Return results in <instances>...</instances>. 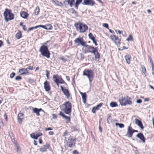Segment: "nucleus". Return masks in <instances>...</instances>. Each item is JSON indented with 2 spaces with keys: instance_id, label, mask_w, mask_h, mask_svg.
I'll list each match as a JSON object with an SVG mask.
<instances>
[{
  "instance_id": "obj_1",
  "label": "nucleus",
  "mask_w": 154,
  "mask_h": 154,
  "mask_svg": "<svg viewBox=\"0 0 154 154\" xmlns=\"http://www.w3.org/2000/svg\"><path fill=\"white\" fill-rule=\"evenodd\" d=\"M74 26L76 30L80 33H84L88 29V26L86 24H83L81 22L75 23Z\"/></svg>"
},
{
  "instance_id": "obj_2",
  "label": "nucleus",
  "mask_w": 154,
  "mask_h": 154,
  "mask_svg": "<svg viewBox=\"0 0 154 154\" xmlns=\"http://www.w3.org/2000/svg\"><path fill=\"white\" fill-rule=\"evenodd\" d=\"M4 16L6 22L13 19L14 18V15L11 13V10L7 8L5 9V11L4 12Z\"/></svg>"
},
{
  "instance_id": "obj_3",
  "label": "nucleus",
  "mask_w": 154,
  "mask_h": 154,
  "mask_svg": "<svg viewBox=\"0 0 154 154\" xmlns=\"http://www.w3.org/2000/svg\"><path fill=\"white\" fill-rule=\"evenodd\" d=\"M131 98L128 97L127 96L124 97H122L119 100L120 105L122 106H126L127 104L131 105L132 102Z\"/></svg>"
},
{
  "instance_id": "obj_4",
  "label": "nucleus",
  "mask_w": 154,
  "mask_h": 154,
  "mask_svg": "<svg viewBox=\"0 0 154 154\" xmlns=\"http://www.w3.org/2000/svg\"><path fill=\"white\" fill-rule=\"evenodd\" d=\"M39 51L43 56L46 57L47 58L50 57V54L47 46L42 45Z\"/></svg>"
},
{
  "instance_id": "obj_5",
  "label": "nucleus",
  "mask_w": 154,
  "mask_h": 154,
  "mask_svg": "<svg viewBox=\"0 0 154 154\" xmlns=\"http://www.w3.org/2000/svg\"><path fill=\"white\" fill-rule=\"evenodd\" d=\"M83 75L86 76L88 78L89 82L91 83L94 77V72L91 69H85L83 72Z\"/></svg>"
},
{
  "instance_id": "obj_6",
  "label": "nucleus",
  "mask_w": 154,
  "mask_h": 154,
  "mask_svg": "<svg viewBox=\"0 0 154 154\" xmlns=\"http://www.w3.org/2000/svg\"><path fill=\"white\" fill-rule=\"evenodd\" d=\"M64 108L63 110L67 114L69 115L71 112L72 105L71 103L69 101H66L63 104Z\"/></svg>"
},
{
  "instance_id": "obj_7",
  "label": "nucleus",
  "mask_w": 154,
  "mask_h": 154,
  "mask_svg": "<svg viewBox=\"0 0 154 154\" xmlns=\"http://www.w3.org/2000/svg\"><path fill=\"white\" fill-rule=\"evenodd\" d=\"M84 47H85L83 52L84 53H94L95 50L96 48L92 46L88 45L86 43L84 46Z\"/></svg>"
},
{
  "instance_id": "obj_8",
  "label": "nucleus",
  "mask_w": 154,
  "mask_h": 154,
  "mask_svg": "<svg viewBox=\"0 0 154 154\" xmlns=\"http://www.w3.org/2000/svg\"><path fill=\"white\" fill-rule=\"evenodd\" d=\"M74 42L78 45H81L83 46L86 43V42L84 41L83 39L81 37L76 38L74 40Z\"/></svg>"
},
{
  "instance_id": "obj_9",
  "label": "nucleus",
  "mask_w": 154,
  "mask_h": 154,
  "mask_svg": "<svg viewBox=\"0 0 154 154\" xmlns=\"http://www.w3.org/2000/svg\"><path fill=\"white\" fill-rule=\"evenodd\" d=\"M50 144L48 143H46L45 144L42 146L39 149L40 151L43 152L46 151L50 146Z\"/></svg>"
},
{
  "instance_id": "obj_10",
  "label": "nucleus",
  "mask_w": 154,
  "mask_h": 154,
  "mask_svg": "<svg viewBox=\"0 0 154 154\" xmlns=\"http://www.w3.org/2000/svg\"><path fill=\"white\" fill-rule=\"evenodd\" d=\"M111 39L115 43L116 45H119L120 44V40L119 38L115 35H111L110 36Z\"/></svg>"
},
{
  "instance_id": "obj_11",
  "label": "nucleus",
  "mask_w": 154,
  "mask_h": 154,
  "mask_svg": "<svg viewBox=\"0 0 154 154\" xmlns=\"http://www.w3.org/2000/svg\"><path fill=\"white\" fill-rule=\"evenodd\" d=\"M60 87L62 91L63 92L64 95L66 96L67 98H69V97L70 94L68 90L67 89H66L65 88H63L62 86H60Z\"/></svg>"
},
{
  "instance_id": "obj_12",
  "label": "nucleus",
  "mask_w": 154,
  "mask_h": 154,
  "mask_svg": "<svg viewBox=\"0 0 154 154\" xmlns=\"http://www.w3.org/2000/svg\"><path fill=\"white\" fill-rule=\"evenodd\" d=\"M95 4V2L93 0H83V4L93 6Z\"/></svg>"
},
{
  "instance_id": "obj_13",
  "label": "nucleus",
  "mask_w": 154,
  "mask_h": 154,
  "mask_svg": "<svg viewBox=\"0 0 154 154\" xmlns=\"http://www.w3.org/2000/svg\"><path fill=\"white\" fill-rule=\"evenodd\" d=\"M133 133V129L130 126H129L128 128L126 136L128 137H132Z\"/></svg>"
},
{
  "instance_id": "obj_14",
  "label": "nucleus",
  "mask_w": 154,
  "mask_h": 154,
  "mask_svg": "<svg viewBox=\"0 0 154 154\" xmlns=\"http://www.w3.org/2000/svg\"><path fill=\"white\" fill-rule=\"evenodd\" d=\"M75 145V141L74 139L71 138H69L67 145L69 147H72L73 145Z\"/></svg>"
},
{
  "instance_id": "obj_15",
  "label": "nucleus",
  "mask_w": 154,
  "mask_h": 154,
  "mask_svg": "<svg viewBox=\"0 0 154 154\" xmlns=\"http://www.w3.org/2000/svg\"><path fill=\"white\" fill-rule=\"evenodd\" d=\"M44 88L46 91H48L50 90L51 88L49 82L47 81H46L44 83Z\"/></svg>"
},
{
  "instance_id": "obj_16",
  "label": "nucleus",
  "mask_w": 154,
  "mask_h": 154,
  "mask_svg": "<svg viewBox=\"0 0 154 154\" xmlns=\"http://www.w3.org/2000/svg\"><path fill=\"white\" fill-rule=\"evenodd\" d=\"M23 114L22 113L20 112L17 116V120L19 123H21L23 119Z\"/></svg>"
},
{
  "instance_id": "obj_17",
  "label": "nucleus",
  "mask_w": 154,
  "mask_h": 154,
  "mask_svg": "<svg viewBox=\"0 0 154 154\" xmlns=\"http://www.w3.org/2000/svg\"><path fill=\"white\" fill-rule=\"evenodd\" d=\"M60 78L57 75H53V79L54 82L56 83L57 85L59 86V82Z\"/></svg>"
},
{
  "instance_id": "obj_18",
  "label": "nucleus",
  "mask_w": 154,
  "mask_h": 154,
  "mask_svg": "<svg viewBox=\"0 0 154 154\" xmlns=\"http://www.w3.org/2000/svg\"><path fill=\"white\" fill-rule=\"evenodd\" d=\"M135 124L140 127L141 129H143L144 128V127L143 125L141 122L140 120L136 119H135Z\"/></svg>"
},
{
  "instance_id": "obj_19",
  "label": "nucleus",
  "mask_w": 154,
  "mask_h": 154,
  "mask_svg": "<svg viewBox=\"0 0 154 154\" xmlns=\"http://www.w3.org/2000/svg\"><path fill=\"white\" fill-rule=\"evenodd\" d=\"M19 72L20 73V75H23L24 74H27L29 73L27 69H19Z\"/></svg>"
},
{
  "instance_id": "obj_20",
  "label": "nucleus",
  "mask_w": 154,
  "mask_h": 154,
  "mask_svg": "<svg viewBox=\"0 0 154 154\" xmlns=\"http://www.w3.org/2000/svg\"><path fill=\"white\" fill-rule=\"evenodd\" d=\"M136 136L140 139L143 143L145 142V138L142 133H139L136 135Z\"/></svg>"
},
{
  "instance_id": "obj_21",
  "label": "nucleus",
  "mask_w": 154,
  "mask_h": 154,
  "mask_svg": "<svg viewBox=\"0 0 154 154\" xmlns=\"http://www.w3.org/2000/svg\"><path fill=\"white\" fill-rule=\"evenodd\" d=\"M125 58L126 62L128 64H129L130 63V59L131 58V57L130 55L128 54L125 56Z\"/></svg>"
},
{
  "instance_id": "obj_22",
  "label": "nucleus",
  "mask_w": 154,
  "mask_h": 154,
  "mask_svg": "<svg viewBox=\"0 0 154 154\" xmlns=\"http://www.w3.org/2000/svg\"><path fill=\"white\" fill-rule=\"evenodd\" d=\"M20 15L22 18L24 19L26 18L28 15V14L27 12L24 11L20 13Z\"/></svg>"
},
{
  "instance_id": "obj_23",
  "label": "nucleus",
  "mask_w": 154,
  "mask_h": 154,
  "mask_svg": "<svg viewBox=\"0 0 154 154\" xmlns=\"http://www.w3.org/2000/svg\"><path fill=\"white\" fill-rule=\"evenodd\" d=\"M80 94L82 95V98L83 100V102L85 103L86 100V94L85 93H83L82 92H80Z\"/></svg>"
},
{
  "instance_id": "obj_24",
  "label": "nucleus",
  "mask_w": 154,
  "mask_h": 154,
  "mask_svg": "<svg viewBox=\"0 0 154 154\" xmlns=\"http://www.w3.org/2000/svg\"><path fill=\"white\" fill-rule=\"evenodd\" d=\"M93 53L95 55V59H98L99 58L100 54L98 52V51L97 48H96V49L95 50L94 53Z\"/></svg>"
},
{
  "instance_id": "obj_25",
  "label": "nucleus",
  "mask_w": 154,
  "mask_h": 154,
  "mask_svg": "<svg viewBox=\"0 0 154 154\" xmlns=\"http://www.w3.org/2000/svg\"><path fill=\"white\" fill-rule=\"evenodd\" d=\"M82 0H76L75 7V8L77 9L78 8V6L82 2Z\"/></svg>"
},
{
  "instance_id": "obj_26",
  "label": "nucleus",
  "mask_w": 154,
  "mask_h": 154,
  "mask_svg": "<svg viewBox=\"0 0 154 154\" xmlns=\"http://www.w3.org/2000/svg\"><path fill=\"white\" fill-rule=\"evenodd\" d=\"M33 110L34 112L36 113L37 116H39L40 115L39 111L38 110V109L35 108L33 109Z\"/></svg>"
},
{
  "instance_id": "obj_27",
  "label": "nucleus",
  "mask_w": 154,
  "mask_h": 154,
  "mask_svg": "<svg viewBox=\"0 0 154 154\" xmlns=\"http://www.w3.org/2000/svg\"><path fill=\"white\" fill-rule=\"evenodd\" d=\"M117 106V103L115 102H112L110 103V106L112 107Z\"/></svg>"
},
{
  "instance_id": "obj_28",
  "label": "nucleus",
  "mask_w": 154,
  "mask_h": 154,
  "mask_svg": "<svg viewBox=\"0 0 154 154\" xmlns=\"http://www.w3.org/2000/svg\"><path fill=\"white\" fill-rule=\"evenodd\" d=\"M16 37L17 39H19L21 37V34L20 32H17L16 35Z\"/></svg>"
},
{
  "instance_id": "obj_29",
  "label": "nucleus",
  "mask_w": 154,
  "mask_h": 154,
  "mask_svg": "<svg viewBox=\"0 0 154 154\" xmlns=\"http://www.w3.org/2000/svg\"><path fill=\"white\" fill-rule=\"evenodd\" d=\"M75 0H68L67 2L68 4H69L70 7H72V3L74 2Z\"/></svg>"
},
{
  "instance_id": "obj_30",
  "label": "nucleus",
  "mask_w": 154,
  "mask_h": 154,
  "mask_svg": "<svg viewBox=\"0 0 154 154\" xmlns=\"http://www.w3.org/2000/svg\"><path fill=\"white\" fill-rule=\"evenodd\" d=\"M115 125L116 126L118 125L119 127L121 128H123L124 127V125L122 123H116L115 124Z\"/></svg>"
},
{
  "instance_id": "obj_31",
  "label": "nucleus",
  "mask_w": 154,
  "mask_h": 154,
  "mask_svg": "<svg viewBox=\"0 0 154 154\" xmlns=\"http://www.w3.org/2000/svg\"><path fill=\"white\" fill-rule=\"evenodd\" d=\"M103 103H100L99 104L97 105L96 107H94L96 110L99 109V108L101 107L103 105Z\"/></svg>"
},
{
  "instance_id": "obj_32",
  "label": "nucleus",
  "mask_w": 154,
  "mask_h": 154,
  "mask_svg": "<svg viewBox=\"0 0 154 154\" xmlns=\"http://www.w3.org/2000/svg\"><path fill=\"white\" fill-rule=\"evenodd\" d=\"M149 59L150 62V63L151 64V67L152 68V70H153L154 68V64H153V62H152L151 58H150V57H149Z\"/></svg>"
},
{
  "instance_id": "obj_33",
  "label": "nucleus",
  "mask_w": 154,
  "mask_h": 154,
  "mask_svg": "<svg viewBox=\"0 0 154 154\" xmlns=\"http://www.w3.org/2000/svg\"><path fill=\"white\" fill-rule=\"evenodd\" d=\"M89 38L91 40H93L95 38L94 37L93 35L91 33H90L88 34Z\"/></svg>"
},
{
  "instance_id": "obj_34",
  "label": "nucleus",
  "mask_w": 154,
  "mask_h": 154,
  "mask_svg": "<svg viewBox=\"0 0 154 154\" xmlns=\"http://www.w3.org/2000/svg\"><path fill=\"white\" fill-rule=\"evenodd\" d=\"M30 136L32 138L37 139V138L36 136V134L35 135L34 133H32L30 134Z\"/></svg>"
},
{
  "instance_id": "obj_35",
  "label": "nucleus",
  "mask_w": 154,
  "mask_h": 154,
  "mask_svg": "<svg viewBox=\"0 0 154 154\" xmlns=\"http://www.w3.org/2000/svg\"><path fill=\"white\" fill-rule=\"evenodd\" d=\"M39 8L37 6V7H36L35 8V14L37 15V14H38L39 13Z\"/></svg>"
},
{
  "instance_id": "obj_36",
  "label": "nucleus",
  "mask_w": 154,
  "mask_h": 154,
  "mask_svg": "<svg viewBox=\"0 0 154 154\" xmlns=\"http://www.w3.org/2000/svg\"><path fill=\"white\" fill-rule=\"evenodd\" d=\"M142 69V72L145 75V76H146L145 73L146 72V70L145 68L143 66H142L141 67Z\"/></svg>"
},
{
  "instance_id": "obj_37",
  "label": "nucleus",
  "mask_w": 154,
  "mask_h": 154,
  "mask_svg": "<svg viewBox=\"0 0 154 154\" xmlns=\"http://www.w3.org/2000/svg\"><path fill=\"white\" fill-rule=\"evenodd\" d=\"M60 84H66V83H65L63 79L60 77L59 79V83Z\"/></svg>"
},
{
  "instance_id": "obj_38",
  "label": "nucleus",
  "mask_w": 154,
  "mask_h": 154,
  "mask_svg": "<svg viewBox=\"0 0 154 154\" xmlns=\"http://www.w3.org/2000/svg\"><path fill=\"white\" fill-rule=\"evenodd\" d=\"M133 40V38L131 35H129L128 37L127 38L126 40L128 41H129Z\"/></svg>"
},
{
  "instance_id": "obj_39",
  "label": "nucleus",
  "mask_w": 154,
  "mask_h": 154,
  "mask_svg": "<svg viewBox=\"0 0 154 154\" xmlns=\"http://www.w3.org/2000/svg\"><path fill=\"white\" fill-rule=\"evenodd\" d=\"M22 77L20 76H17L16 77L15 79L17 81L20 80L22 79Z\"/></svg>"
},
{
  "instance_id": "obj_40",
  "label": "nucleus",
  "mask_w": 154,
  "mask_h": 154,
  "mask_svg": "<svg viewBox=\"0 0 154 154\" xmlns=\"http://www.w3.org/2000/svg\"><path fill=\"white\" fill-rule=\"evenodd\" d=\"M63 118H65L67 122H70V118L69 117L65 116Z\"/></svg>"
},
{
  "instance_id": "obj_41",
  "label": "nucleus",
  "mask_w": 154,
  "mask_h": 154,
  "mask_svg": "<svg viewBox=\"0 0 154 154\" xmlns=\"http://www.w3.org/2000/svg\"><path fill=\"white\" fill-rule=\"evenodd\" d=\"M38 26V28L39 27H41L44 29H45L47 30L48 28L46 27L45 26L42 25H39L37 26Z\"/></svg>"
},
{
  "instance_id": "obj_42",
  "label": "nucleus",
  "mask_w": 154,
  "mask_h": 154,
  "mask_svg": "<svg viewBox=\"0 0 154 154\" xmlns=\"http://www.w3.org/2000/svg\"><path fill=\"white\" fill-rule=\"evenodd\" d=\"M103 26L106 27L108 29H109V28H108V24L107 23H103Z\"/></svg>"
},
{
  "instance_id": "obj_43",
  "label": "nucleus",
  "mask_w": 154,
  "mask_h": 154,
  "mask_svg": "<svg viewBox=\"0 0 154 154\" xmlns=\"http://www.w3.org/2000/svg\"><path fill=\"white\" fill-rule=\"evenodd\" d=\"M38 28V26H37L35 27H31V28H29V30L31 31V30H32L34 29H35Z\"/></svg>"
},
{
  "instance_id": "obj_44",
  "label": "nucleus",
  "mask_w": 154,
  "mask_h": 154,
  "mask_svg": "<svg viewBox=\"0 0 154 154\" xmlns=\"http://www.w3.org/2000/svg\"><path fill=\"white\" fill-rule=\"evenodd\" d=\"M15 75V73L14 72H12L10 75V77L11 78H13Z\"/></svg>"
},
{
  "instance_id": "obj_45",
  "label": "nucleus",
  "mask_w": 154,
  "mask_h": 154,
  "mask_svg": "<svg viewBox=\"0 0 154 154\" xmlns=\"http://www.w3.org/2000/svg\"><path fill=\"white\" fill-rule=\"evenodd\" d=\"M59 115L62 116L63 117V118H64V117L65 116V115L63 113V112H62L60 111V112Z\"/></svg>"
},
{
  "instance_id": "obj_46",
  "label": "nucleus",
  "mask_w": 154,
  "mask_h": 154,
  "mask_svg": "<svg viewBox=\"0 0 154 154\" xmlns=\"http://www.w3.org/2000/svg\"><path fill=\"white\" fill-rule=\"evenodd\" d=\"M42 133H39L36 134V136L37 138V139L40 136L42 135Z\"/></svg>"
},
{
  "instance_id": "obj_47",
  "label": "nucleus",
  "mask_w": 154,
  "mask_h": 154,
  "mask_svg": "<svg viewBox=\"0 0 154 154\" xmlns=\"http://www.w3.org/2000/svg\"><path fill=\"white\" fill-rule=\"evenodd\" d=\"M16 147L17 149V152L18 153H20V149L19 146L17 145H16Z\"/></svg>"
},
{
  "instance_id": "obj_48",
  "label": "nucleus",
  "mask_w": 154,
  "mask_h": 154,
  "mask_svg": "<svg viewBox=\"0 0 154 154\" xmlns=\"http://www.w3.org/2000/svg\"><path fill=\"white\" fill-rule=\"evenodd\" d=\"M46 76L48 79H49V72L46 70Z\"/></svg>"
},
{
  "instance_id": "obj_49",
  "label": "nucleus",
  "mask_w": 154,
  "mask_h": 154,
  "mask_svg": "<svg viewBox=\"0 0 154 154\" xmlns=\"http://www.w3.org/2000/svg\"><path fill=\"white\" fill-rule=\"evenodd\" d=\"M47 26H49V27L48 28L47 30H51L52 29V26L50 24L47 25Z\"/></svg>"
},
{
  "instance_id": "obj_50",
  "label": "nucleus",
  "mask_w": 154,
  "mask_h": 154,
  "mask_svg": "<svg viewBox=\"0 0 154 154\" xmlns=\"http://www.w3.org/2000/svg\"><path fill=\"white\" fill-rule=\"evenodd\" d=\"M26 69L29 70H32L33 69V67L32 66H29Z\"/></svg>"
},
{
  "instance_id": "obj_51",
  "label": "nucleus",
  "mask_w": 154,
  "mask_h": 154,
  "mask_svg": "<svg viewBox=\"0 0 154 154\" xmlns=\"http://www.w3.org/2000/svg\"><path fill=\"white\" fill-rule=\"evenodd\" d=\"M142 102V100L140 99H137L136 100V102L137 103H141Z\"/></svg>"
},
{
  "instance_id": "obj_52",
  "label": "nucleus",
  "mask_w": 154,
  "mask_h": 154,
  "mask_svg": "<svg viewBox=\"0 0 154 154\" xmlns=\"http://www.w3.org/2000/svg\"><path fill=\"white\" fill-rule=\"evenodd\" d=\"M72 154H79L78 152L76 150L73 151Z\"/></svg>"
},
{
  "instance_id": "obj_53",
  "label": "nucleus",
  "mask_w": 154,
  "mask_h": 154,
  "mask_svg": "<svg viewBox=\"0 0 154 154\" xmlns=\"http://www.w3.org/2000/svg\"><path fill=\"white\" fill-rule=\"evenodd\" d=\"M68 132L67 131H65L64 133H63L62 136L63 137H65L66 135L67 134Z\"/></svg>"
},
{
  "instance_id": "obj_54",
  "label": "nucleus",
  "mask_w": 154,
  "mask_h": 154,
  "mask_svg": "<svg viewBox=\"0 0 154 154\" xmlns=\"http://www.w3.org/2000/svg\"><path fill=\"white\" fill-rule=\"evenodd\" d=\"M23 29L24 30L26 31L27 30V29L26 27V26L25 25H24L23 26H22Z\"/></svg>"
},
{
  "instance_id": "obj_55",
  "label": "nucleus",
  "mask_w": 154,
  "mask_h": 154,
  "mask_svg": "<svg viewBox=\"0 0 154 154\" xmlns=\"http://www.w3.org/2000/svg\"><path fill=\"white\" fill-rule=\"evenodd\" d=\"M95 110H96V109H95V108L94 107H93L92 108V112L93 113H95Z\"/></svg>"
},
{
  "instance_id": "obj_56",
  "label": "nucleus",
  "mask_w": 154,
  "mask_h": 154,
  "mask_svg": "<svg viewBox=\"0 0 154 154\" xmlns=\"http://www.w3.org/2000/svg\"><path fill=\"white\" fill-rule=\"evenodd\" d=\"M49 134L50 135H53L54 134V132L53 131H50L49 132Z\"/></svg>"
},
{
  "instance_id": "obj_57",
  "label": "nucleus",
  "mask_w": 154,
  "mask_h": 154,
  "mask_svg": "<svg viewBox=\"0 0 154 154\" xmlns=\"http://www.w3.org/2000/svg\"><path fill=\"white\" fill-rule=\"evenodd\" d=\"M55 4L56 5L58 6L60 5V4H61V3L60 2H59L58 1L56 2H55Z\"/></svg>"
},
{
  "instance_id": "obj_58",
  "label": "nucleus",
  "mask_w": 154,
  "mask_h": 154,
  "mask_svg": "<svg viewBox=\"0 0 154 154\" xmlns=\"http://www.w3.org/2000/svg\"><path fill=\"white\" fill-rule=\"evenodd\" d=\"M52 130V129L51 128H46L45 129V131H48V130Z\"/></svg>"
},
{
  "instance_id": "obj_59",
  "label": "nucleus",
  "mask_w": 154,
  "mask_h": 154,
  "mask_svg": "<svg viewBox=\"0 0 154 154\" xmlns=\"http://www.w3.org/2000/svg\"><path fill=\"white\" fill-rule=\"evenodd\" d=\"M99 129L100 131V132H101L102 131V129L101 128V127H100V124L99 125Z\"/></svg>"
},
{
  "instance_id": "obj_60",
  "label": "nucleus",
  "mask_w": 154,
  "mask_h": 154,
  "mask_svg": "<svg viewBox=\"0 0 154 154\" xmlns=\"http://www.w3.org/2000/svg\"><path fill=\"white\" fill-rule=\"evenodd\" d=\"M149 87L151 89H152L154 91V88L151 85H149Z\"/></svg>"
},
{
  "instance_id": "obj_61",
  "label": "nucleus",
  "mask_w": 154,
  "mask_h": 154,
  "mask_svg": "<svg viewBox=\"0 0 154 154\" xmlns=\"http://www.w3.org/2000/svg\"><path fill=\"white\" fill-rule=\"evenodd\" d=\"M33 144L35 145H37V142L35 140H34Z\"/></svg>"
},
{
  "instance_id": "obj_62",
  "label": "nucleus",
  "mask_w": 154,
  "mask_h": 154,
  "mask_svg": "<svg viewBox=\"0 0 154 154\" xmlns=\"http://www.w3.org/2000/svg\"><path fill=\"white\" fill-rule=\"evenodd\" d=\"M71 10L72 11V13H73L74 12L75 13H76V12L74 10V9L73 8H72L71 9Z\"/></svg>"
},
{
  "instance_id": "obj_63",
  "label": "nucleus",
  "mask_w": 154,
  "mask_h": 154,
  "mask_svg": "<svg viewBox=\"0 0 154 154\" xmlns=\"http://www.w3.org/2000/svg\"><path fill=\"white\" fill-rule=\"evenodd\" d=\"M42 140L41 139H40L39 140V143L40 144L42 143Z\"/></svg>"
},
{
  "instance_id": "obj_64",
  "label": "nucleus",
  "mask_w": 154,
  "mask_h": 154,
  "mask_svg": "<svg viewBox=\"0 0 154 154\" xmlns=\"http://www.w3.org/2000/svg\"><path fill=\"white\" fill-rule=\"evenodd\" d=\"M66 78L67 80L69 81L70 80V78L69 76H66Z\"/></svg>"
}]
</instances>
